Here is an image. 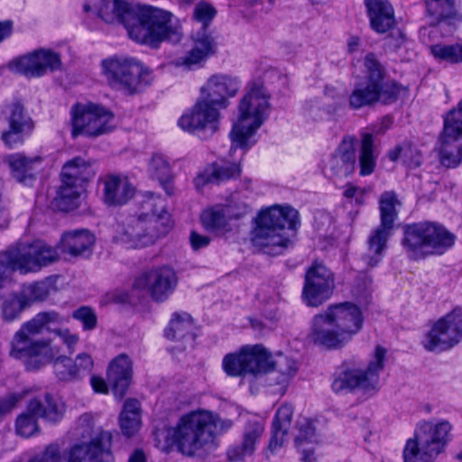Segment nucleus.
I'll use <instances>...</instances> for the list:
<instances>
[{
	"instance_id": "obj_1",
	"label": "nucleus",
	"mask_w": 462,
	"mask_h": 462,
	"mask_svg": "<svg viewBox=\"0 0 462 462\" xmlns=\"http://www.w3.org/2000/svg\"><path fill=\"white\" fill-rule=\"evenodd\" d=\"M98 14L106 23L118 21L134 42L152 49L165 41L179 42L182 32L172 23V14L152 5H137L126 0L105 3Z\"/></svg>"
},
{
	"instance_id": "obj_2",
	"label": "nucleus",
	"mask_w": 462,
	"mask_h": 462,
	"mask_svg": "<svg viewBox=\"0 0 462 462\" xmlns=\"http://www.w3.org/2000/svg\"><path fill=\"white\" fill-rule=\"evenodd\" d=\"M138 202L142 211L131 216L125 225L119 226L115 236L116 241L134 248L155 244L172 227L171 215L159 196L154 197L153 193L147 192Z\"/></svg>"
},
{
	"instance_id": "obj_3",
	"label": "nucleus",
	"mask_w": 462,
	"mask_h": 462,
	"mask_svg": "<svg viewBox=\"0 0 462 462\" xmlns=\"http://www.w3.org/2000/svg\"><path fill=\"white\" fill-rule=\"evenodd\" d=\"M363 321L356 304L346 301L330 305L313 317L308 339L326 349L341 348L361 329Z\"/></svg>"
},
{
	"instance_id": "obj_4",
	"label": "nucleus",
	"mask_w": 462,
	"mask_h": 462,
	"mask_svg": "<svg viewBox=\"0 0 462 462\" xmlns=\"http://www.w3.org/2000/svg\"><path fill=\"white\" fill-rule=\"evenodd\" d=\"M60 321V315L55 311L41 312L26 322L16 332L12 342L11 356L21 360L27 370H38L59 354V347L50 341H34L32 337L42 332L49 323Z\"/></svg>"
},
{
	"instance_id": "obj_5",
	"label": "nucleus",
	"mask_w": 462,
	"mask_h": 462,
	"mask_svg": "<svg viewBox=\"0 0 462 462\" xmlns=\"http://www.w3.org/2000/svg\"><path fill=\"white\" fill-rule=\"evenodd\" d=\"M231 425V420H223L210 411H194L183 416L176 427L169 429L167 439H171L182 454L192 456Z\"/></svg>"
},
{
	"instance_id": "obj_6",
	"label": "nucleus",
	"mask_w": 462,
	"mask_h": 462,
	"mask_svg": "<svg viewBox=\"0 0 462 462\" xmlns=\"http://www.w3.org/2000/svg\"><path fill=\"white\" fill-rule=\"evenodd\" d=\"M299 213L291 206L273 205L259 213L252 242L270 255L282 254L291 244L285 228L294 229Z\"/></svg>"
},
{
	"instance_id": "obj_7",
	"label": "nucleus",
	"mask_w": 462,
	"mask_h": 462,
	"mask_svg": "<svg viewBox=\"0 0 462 462\" xmlns=\"http://www.w3.org/2000/svg\"><path fill=\"white\" fill-rule=\"evenodd\" d=\"M270 96L262 82H251L238 105V116L230 132L231 150H247L250 139L263 125L270 107Z\"/></svg>"
},
{
	"instance_id": "obj_8",
	"label": "nucleus",
	"mask_w": 462,
	"mask_h": 462,
	"mask_svg": "<svg viewBox=\"0 0 462 462\" xmlns=\"http://www.w3.org/2000/svg\"><path fill=\"white\" fill-rule=\"evenodd\" d=\"M455 236L434 222H419L403 226L402 245L411 259L441 253L454 244Z\"/></svg>"
},
{
	"instance_id": "obj_9",
	"label": "nucleus",
	"mask_w": 462,
	"mask_h": 462,
	"mask_svg": "<svg viewBox=\"0 0 462 462\" xmlns=\"http://www.w3.org/2000/svg\"><path fill=\"white\" fill-rule=\"evenodd\" d=\"M101 68L109 86L129 95L141 92L152 81L150 69L135 58L115 55L103 60Z\"/></svg>"
},
{
	"instance_id": "obj_10",
	"label": "nucleus",
	"mask_w": 462,
	"mask_h": 462,
	"mask_svg": "<svg viewBox=\"0 0 462 462\" xmlns=\"http://www.w3.org/2000/svg\"><path fill=\"white\" fill-rule=\"evenodd\" d=\"M450 429L448 422L422 424L414 437L406 441L404 462H433L443 451Z\"/></svg>"
},
{
	"instance_id": "obj_11",
	"label": "nucleus",
	"mask_w": 462,
	"mask_h": 462,
	"mask_svg": "<svg viewBox=\"0 0 462 462\" xmlns=\"http://www.w3.org/2000/svg\"><path fill=\"white\" fill-rule=\"evenodd\" d=\"M399 201L393 192H384L380 199L381 225L375 228L367 241V250L362 260L369 267H374L382 259V254L392 235L397 216L395 208Z\"/></svg>"
},
{
	"instance_id": "obj_12",
	"label": "nucleus",
	"mask_w": 462,
	"mask_h": 462,
	"mask_svg": "<svg viewBox=\"0 0 462 462\" xmlns=\"http://www.w3.org/2000/svg\"><path fill=\"white\" fill-rule=\"evenodd\" d=\"M113 118L111 112L97 105L76 104L71 109L72 136H98L106 134L113 128Z\"/></svg>"
},
{
	"instance_id": "obj_13",
	"label": "nucleus",
	"mask_w": 462,
	"mask_h": 462,
	"mask_svg": "<svg viewBox=\"0 0 462 462\" xmlns=\"http://www.w3.org/2000/svg\"><path fill=\"white\" fill-rule=\"evenodd\" d=\"M386 349L377 346L373 359L365 371H345L335 378L332 389L335 393L352 391L359 387L365 392L375 391L379 379V373L383 369Z\"/></svg>"
},
{
	"instance_id": "obj_14",
	"label": "nucleus",
	"mask_w": 462,
	"mask_h": 462,
	"mask_svg": "<svg viewBox=\"0 0 462 462\" xmlns=\"http://www.w3.org/2000/svg\"><path fill=\"white\" fill-rule=\"evenodd\" d=\"M462 339V308L456 307L439 319L423 343L428 351H445Z\"/></svg>"
},
{
	"instance_id": "obj_15",
	"label": "nucleus",
	"mask_w": 462,
	"mask_h": 462,
	"mask_svg": "<svg viewBox=\"0 0 462 462\" xmlns=\"http://www.w3.org/2000/svg\"><path fill=\"white\" fill-rule=\"evenodd\" d=\"M178 283L175 271L169 266L149 269L140 273L134 282V288L144 291L156 302L166 300Z\"/></svg>"
},
{
	"instance_id": "obj_16",
	"label": "nucleus",
	"mask_w": 462,
	"mask_h": 462,
	"mask_svg": "<svg viewBox=\"0 0 462 462\" xmlns=\"http://www.w3.org/2000/svg\"><path fill=\"white\" fill-rule=\"evenodd\" d=\"M334 288L333 273L322 263H314L305 274L303 301L310 307H319L330 298Z\"/></svg>"
},
{
	"instance_id": "obj_17",
	"label": "nucleus",
	"mask_w": 462,
	"mask_h": 462,
	"mask_svg": "<svg viewBox=\"0 0 462 462\" xmlns=\"http://www.w3.org/2000/svg\"><path fill=\"white\" fill-rule=\"evenodd\" d=\"M113 435L99 430L88 441L73 445L68 453V462H110Z\"/></svg>"
},
{
	"instance_id": "obj_18",
	"label": "nucleus",
	"mask_w": 462,
	"mask_h": 462,
	"mask_svg": "<svg viewBox=\"0 0 462 462\" xmlns=\"http://www.w3.org/2000/svg\"><path fill=\"white\" fill-rule=\"evenodd\" d=\"M16 268L21 273L35 272L59 259L57 250L42 241L16 248Z\"/></svg>"
},
{
	"instance_id": "obj_19",
	"label": "nucleus",
	"mask_w": 462,
	"mask_h": 462,
	"mask_svg": "<svg viewBox=\"0 0 462 462\" xmlns=\"http://www.w3.org/2000/svg\"><path fill=\"white\" fill-rule=\"evenodd\" d=\"M243 352L247 374L256 375L259 374L268 373L273 370L276 365L279 366L280 372L282 374L293 375L296 372L294 364L290 365L289 367L284 370L282 367V363H290V361L282 357H281L279 361H273L271 354L260 345L245 347L243 348Z\"/></svg>"
},
{
	"instance_id": "obj_20",
	"label": "nucleus",
	"mask_w": 462,
	"mask_h": 462,
	"mask_svg": "<svg viewBox=\"0 0 462 462\" xmlns=\"http://www.w3.org/2000/svg\"><path fill=\"white\" fill-rule=\"evenodd\" d=\"M239 84L236 79L226 75H214L201 88V97L213 106H226V99L236 96Z\"/></svg>"
},
{
	"instance_id": "obj_21",
	"label": "nucleus",
	"mask_w": 462,
	"mask_h": 462,
	"mask_svg": "<svg viewBox=\"0 0 462 462\" xmlns=\"http://www.w3.org/2000/svg\"><path fill=\"white\" fill-rule=\"evenodd\" d=\"M218 116V110L200 97L194 106L180 116L179 126L183 131L194 133L214 124Z\"/></svg>"
},
{
	"instance_id": "obj_22",
	"label": "nucleus",
	"mask_w": 462,
	"mask_h": 462,
	"mask_svg": "<svg viewBox=\"0 0 462 462\" xmlns=\"http://www.w3.org/2000/svg\"><path fill=\"white\" fill-rule=\"evenodd\" d=\"M8 125V130L2 134V140L10 147L21 143L24 134L30 133L34 127L33 121L20 103H14L10 106Z\"/></svg>"
},
{
	"instance_id": "obj_23",
	"label": "nucleus",
	"mask_w": 462,
	"mask_h": 462,
	"mask_svg": "<svg viewBox=\"0 0 462 462\" xmlns=\"http://www.w3.org/2000/svg\"><path fill=\"white\" fill-rule=\"evenodd\" d=\"M192 41V49L186 56L180 58L176 61L177 66H183L186 69H190L193 66L205 61L217 51V42L215 38L207 32V30H201L194 33Z\"/></svg>"
},
{
	"instance_id": "obj_24",
	"label": "nucleus",
	"mask_w": 462,
	"mask_h": 462,
	"mask_svg": "<svg viewBox=\"0 0 462 462\" xmlns=\"http://www.w3.org/2000/svg\"><path fill=\"white\" fill-rule=\"evenodd\" d=\"M132 376L133 363L127 355L121 354L110 362L106 377L116 398L122 399L125 395Z\"/></svg>"
},
{
	"instance_id": "obj_25",
	"label": "nucleus",
	"mask_w": 462,
	"mask_h": 462,
	"mask_svg": "<svg viewBox=\"0 0 462 462\" xmlns=\"http://www.w3.org/2000/svg\"><path fill=\"white\" fill-rule=\"evenodd\" d=\"M57 378L61 382H73L79 378L80 373L88 371L93 366V360L87 353L77 356L75 360L59 354L51 361Z\"/></svg>"
},
{
	"instance_id": "obj_26",
	"label": "nucleus",
	"mask_w": 462,
	"mask_h": 462,
	"mask_svg": "<svg viewBox=\"0 0 462 462\" xmlns=\"http://www.w3.org/2000/svg\"><path fill=\"white\" fill-rule=\"evenodd\" d=\"M356 142L354 137H345L332 154L328 169L335 177H346L356 167Z\"/></svg>"
},
{
	"instance_id": "obj_27",
	"label": "nucleus",
	"mask_w": 462,
	"mask_h": 462,
	"mask_svg": "<svg viewBox=\"0 0 462 462\" xmlns=\"http://www.w3.org/2000/svg\"><path fill=\"white\" fill-rule=\"evenodd\" d=\"M365 5L373 30L385 33L395 24L394 11L388 0H365Z\"/></svg>"
},
{
	"instance_id": "obj_28",
	"label": "nucleus",
	"mask_w": 462,
	"mask_h": 462,
	"mask_svg": "<svg viewBox=\"0 0 462 462\" xmlns=\"http://www.w3.org/2000/svg\"><path fill=\"white\" fill-rule=\"evenodd\" d=\"M239 164L227 162H217L199 172L194 179L195 187L199 189L208 183H219L239 177Z\"/></svg>"
},
{
	"instance_id": "obj_29",
	"label": "nucleus",
	"mask_w": 462,
	"mask_h": 462,
	"mask_svg": "<svg viewBox=\"0 0 462 462\" xmlns=\"http://www.w3.org/2000/svg\"><path fill=\"white\" fill-rule=\"evenodd\" d=\"M134 188L126 179L109 175L104 180V201L108 206H121L133 198Z\"/></svg>"
},
{
	"instance_id": "obj_30",
	"label": "nucleus",
	"mask_w": 462,
	"mask_h": 462,
	"mask_svg": "<svg viewBox=\"0 0 462 462\" xmlns=\"http://www.w3.org/2000/svg\"><path fill=\"white\" fill-rule=\"evenodd\" d=\"M263 430V424L260 420H249L245 427L242 443L228 449V459L238 461L245 456L253 454L255 443L261 438Z\"/></svg>"
},
{
	"instance_id": "obj_31",
	"label": "nucleus",
	"mask_w": 462,
	"mask_h": 462,
	"mask_svg": "<svg viewBox=\"0 0 462 462\" xmlns=\"http://www.w3.org/2000/svg\"><path fill=\"white\" fill-rule=\"evenodd\" d=\"M12 177L24 185H31L35 180L34 165L41 162L40 157H27L22 153H14L5 158Z\"/></svg>"
},
{
	"instance_id": "obj_32",
	"label": "nucleus",
	"mask_w": 462,
	"mask_h": 462,
	"mask_svg": "<svg viewBox=\"0 0 462 462\" xmlns=\"http://www.w3.org/2000/svg\"><path fill=\"white\" fill-rule=\"evenodd\" d=\"M95 175L93 162L82 157L68 161L62 167L60 178L62 183H73L82 186Z\"/></svg>"
},
{
	"instance_id": "obj_33",
	"label": "nucleus",
	"mask_w": 462,
	"mask_h": 462,
	"mask_svg": "<svg viewBox=\"0 0 462 462\" xmlns=\"http://www.w3.org/2000/svg\"><path fill=\"white\" fill-rule=\"evenodd\" d=\"M95 243L94 236L87 229L65 232L59 244V248L64 254L72 256L81 255L89 250Z\"/></svg>"
},
{
	"instance_id": "obj_34",
	"label": "nucleus",
	"mask_w": 462,
	"mask_h": 462,
	"mask_svg": "<svg viewBox=\"0 0 462 462\" xmlns=\"http://www.w3.org/2000/svg\"><path fill=\"white\" fill-rule=\"evenodd\" d=\"M249 208L246 204L241 206L239 212L234 211V207H225L222 208H209L202 212L200 216L201 223L204 227L210 231H218L225 228L226 217L240 218L248 213Z\"/></svg>"
},
{
	"instance_id": "obj_35",
	"label": "nucleus",
	"mask_w": 462,
	"mask_h": 462,
	"mask_svg": "<svg viewBox=\"0 0 462 462\" xmlns=\"http://www.w3.org/2000/svg\"><path fill=\"white\" fill-rule=\"evenodd\" d=\"M141 404L136 399H127L119 416V424L125 436H134L141 428Z\"/></svg>"
},
{
	"instance_id": "obj_36",
	"label": "nucleus",
	"mask_w": 462,
	"mask_h": 462,
	"mask_svg": "<svg viewBox=\"0 0 462 462\" xmlns=\"http://www.w3.org/2000/svg\"><path fill=\"white\" fill-rule=\"evenodd\" d=\"M148 171L153 179L158 180L168 196L174 195L173 174L164 156L153 154L149 161Z\"/></svg>"
},
{
	"instance_id": "obj_37",
	"label": "nucleus",
	"mask_w": 462,
	"mask_h": 462,
	"mask_svg": "<svg viewBox=\"0 0 462 462\" xmlns=\"http://www.w3.org/2000/svg\"><path fill=\"white\" fill-rule=\"evenodd\" d=\"M28 411L37 414L50 422L59 421L64 413V406L58 402L50 393L44 396V402L32 399L28 403Z\"/></svg>"
},
{
	"instance_id": "obj_38",
	"label": "nucleus",
	"mask_w": 462,
	"mask_h": 462,
	"mask_svg": "<svg viewBox=\"0 0 462 462\" xmlns=\"http://www.w3.org/2000/svg\"><path fill=\"white\" fill-rule=\"evenodd\" d=\"M193 322L190 315L187 313H175L165 329V336L172 341L193 339Z\"/></svg>"
},
{
	"instance_id": "obj_39",
	"label": "nucleus",
	"mask_w": 462,
	"mask_h": 462,
	"mask_svg": "<svg viewBox=\"0 0 462 462\" xmlns=\"http://www.w3.org/2000/svg\"><path fill=\"white\" fill-rule=\"evenodd\" d=\"M376 157L377 154L374 144L373 134L363 133L361 134L359 150V164L361 175H369L374 171Z\"/></svg>"
},
{
	"instance_id": "obj_40",
	"label": "nucleus",
	"mask_w": 462,
	"mask_h": 462,
	"mask_svg": "<svg viewBox=\"0 0 462 462\" xmlns=\"http://www.w3.org/2000/svg\"><path fill=\"white\" fill-rule=\"evenodd\" d=\"M82 186L73 183H62L57 196L53 199V205L61 211H70L79 205V197Z\"/></svg>"
},
{
	"instance_id": "obj_41",
	"label": "nucleus",
	"mask_w": 462,
	"mask_h": 462,
	"mask_svg": "<svg viewBox=\"0 0 462 462\" xmlns=\"http://www.w3.org/2000/svg\"><path fill=\"white\" fill-rule=\"evenodd\" d=\"M9 69L26 77H40L42 75V66L40 62V51L13 60Z\"/></svg>"
},
{
	"instance_id": "obj_42",
	"label": "nucleus",
	"mask_w": 462,
	"mask_h": 462,
	"mask_svg": "<svg viewBox=\"0 0 462 462\" xmlns=\"http://www.w3.org/2000/svg\"><path fill=\"white\" fill-rule=\"evenodd\" d=\"M441 135L445 143L456 142L462 137V100L457 108L451 109L446 115Z\"/></svg>"
},
{
	"instance_id": "obj_43",
	"label": "nucleus",
	"mask_w": 462,
	"mask_h": 462,
	"mask_svg": "<svg viewBox=\"0 0 462 462\" xmlns=\"http://www.w3.org/2000/svg\"><path fill=\"white\" fill-rule=\"evenodd\" d=\"M378 101V89L374 85L356 86L349 96V106L354 109L372 106Z\"/></svg>"
},
{
	"instance_id": "obj_44",
	"label": "nucleus",
	"mask_w": 462,
	"mask_h": 462,
	"mask_svg": "<svg viewBox=\"0 0 462 462\" xmlns=\"http://www.w3.org/2000/svg\"><path fill=\"white\" fill-rule=\"evenodd\" d=\"M426 7L428 14L433 18L430 22L431 25H436L456 15L453 0H446L439 4L434 0H426Z\"/></svg>"
},
{
	"instance_id": "obj_45",
	"label": "nucleus",
	"mask_w": 462,
	"mask_h": 462,
	"mask_svg": "<svg viewBox=\"0 0 462 462\" xmlns=\"http://www.w3.org/2000/svg\"><path fill=\"white\" fill-rule=\"evenodd\" d=\"M38 415L32 413L26 410L25 412L20 414L15 421L16 434L23 438H29L40 431L37 422Z\"/></svg>"
},
{
	"instance_id": "obj_46",
	"label": "nucleus",
	"mask_w": 462,
	"mask_h": 462,
	"mask_svg": "<svg viewBox=\"0 0 462 462\" xmlns=\"http://www.w3.org/2000/svg\"><path fill=\"white\" fill-rule=\"evenodd\" d=\"M431 53L437 59L450 62L462 63V43L451 45L436 44L431 46Z\"/></svg>"
},
{
	"instance_id": "obj_47",
	"label": "nucleus",
	"mask_w": 462,
	"mask_h": 462,
	"mask_svg": "<svg viewBox=\"0 0 462 462\" xmlns=\"http://www.w3.org/2000/svg\"><path fill=\"white\" fill-rule=\"evenodd\" d=\"M298 434L295 437L297 448L315 445L318 443L316 430L308 418H302L297 421Z\"/></svg>"
},
{
	"instance_id": "obj_48",
	"label": "nucleus",
	"mask_w": 462,
	"mask_h": 462,
	"mask_svg": "<svg viewBox=\"0 0 462 462\" xmlns=\"http://www.w3.org/2000/svg\"><path fill=\"white\" fill-rule=\"evenodd\" d=\"M51 285L46 282H37L27 285L23 290L22 297L26 300L29 306L34 301H42L46 300L50 294Z\"/></svg>"
},
{
	"instance_id": "obj_49",
	"label": "nucleus",
	"mask_w": 462,
	"mask_h": 462,
	"mask_svg": "<svg viewBox=\"0 0 462 462\" xmlns=\"http://www.w3.org/2000/svg\"><path fill=\"white\" fill-rule=\"evenodd\" d=\"M243 349L238 354H228L223 359V368L230 376H244L246 374Z\"/></svg>"
},
{
	"instance_id": "obj_50",
	"label": "nucleus",
	"mask_w": 462,
	"mask_h": 462,
	"mask_svg": "<svg viewBox=\"0 0 462 462\" xmlns=\"http://www.w3.org/2000/svg\"><path fill=\"white\" fill-rule=\"evenodd\" d=\"M365 65L367 69V85H374L378 89L383 79V68L376 60L374 53H368L365 58Z\"/></svg>"
},
{
	"instance_id": "obj_51",
	"label": "nucleus",
	"mask_w": 462,
	"mask_h": 462,
	"mask_svg": "<svg viewBox=\"0 0 462 462\" xmlns=\"http://www.w3.org/2000/svg\"><path fill=\"white\" fill-rule=\"evenodd\" d=\"M441 163L446 167H456L462 162V145L454 152L451 144L454 142L445 143L442 135L439 137Z\"/></svg>"
},
{
	"instance_id": "obj_52",
	"label": "nucleus",
	"mask_w": 462,
	"mask_h": 462,
	"mask_svg": "<svg viewBox=\"0 0 462 462\" xmlns=\"http://www.w3.org/2000/svg\"><path fill=\"white\" fill-rule=\"evenodd\" d=\"M26 300L21 296L10 298L3 303V318L6 321H12L16 319L20 313L27 307Z\"/></svg>"
},
{
	"instance_id": "obj_53",
	"label": "nucleus",
	"mask_w": 462,
	"mask_h": 462,
	"mask_svg": "<svg viewBox=\"0 0 462 462\" xmlns=\"http://www.w3.org/2000/svg\"><path fill=\"white\" fill-rule=\"evenodd\" d=\"M401 92H406V89L395 82H388L381 84L378 88L379 101L383 104H391L395 102Z\"/></svg>"
},
{
	"instance_id": "obj_54",
	"label": "nucleus",
	"mask_w": 462,
	"mask_h": 462,
	"mask_svg": "<svg viewBox=\"0 0 462 462\" xmlns=\"http://www.w3.org/2000/svg\"><path fill=\"white\" fill-rule=\"evenodd\" d=\"M61 448L57 443H51L40 453L32 457L28 462H60Z\"/></svg>"
},
{
	"instance_id": "obj_55",
	"label": "nucleus",
	"mask_w": 462,
	"mask_h": 462,
	"mask_svg": "<svg viewBox=\"0 0 462 462\" xmlns=\"http://www.w3.org/2000/svg\"><path fill=\"white\" fill-rule=\"evenodd\" d=\"M217 14L216 9L209 4L201 2L198 4L193 12V18L202 23L201 30H207V27Z\"/></svg>"
},
{
	"instance_id": "obj_56",
	"label": "nucleus",
	"mask_w": 462,
	"mask_h": 462,
	"mask_svg": "<svg viewBox=\"0 0 462 462\" xmlns=\"http://www.w3.org/2000/svg\"><path fill=\"white\" fill-rule=\"evenodd\" d=\"M72 317L82 322L85 330H91L97 326V315L89 307H80L72 313Z\"/></svg>"
},
{
	"instance_id": "obj_57",
	"label": "nucleus",
	"mask_w": 462,
	"mask_h": 462,
	"mask_svg": "<svg viewBox=\"0 0 462 462\" xmlns=\"http://www.w3.org/2000/svg\"><path fill=\"white\" fill-rule=\"evenodd\" d=\"M40 62L42 66V75L47 70L52 71L61 66L60 56L51 51L40 50Z\"/></svg>"
},
{
	"instance_id": "obj_58",
	"label": "nucleus",
	"mask_w": 462,
	"mask_h": 462,
	"mask_svg": "<svg viewBox=\"0 0 462 462\" xmlns=\"http://www.w3.org/2000/svg\"><path fill=\"white\" fill-rule=\"evenodd\" d=\"M28 393L27 391L14 393L0 400V417L9 413Z\"/></svg>"
},
{
	"instance_id": "obj_59",
	"label": "nucleus",
	"mask_w": 462,
	"mask_h": 462,
	"mask_svg": "<svg viewBox=\"0 0 462 462\" xmlns=\"http://www.w3.org/2000/svg\"><path fill=\"white\" fill-rule=\"evenodd\" d=\"M292 414V406L290 404H283L278 409L273 424L278 425L282 429L289 430L291 423Z\"/></svg>"
},
{
	"instance_id": "obj_60",
	"label": "nucleus",
	"mask_w": 462,
	"mask_h": 462,
	"mask_svg": "<svg viewBox=\"0 0 462 462\" xmlns=\"http://www.w3.org/2000/svg\"><path fill=\"white\" fill-rule=\"evenodd\" d=\"M288 430H289L287 429H282L278 425L273 424L272 438L269 443V449L271 451H273L277 448L282 447L284 437L287 435Z\"/></svg>"
},
{
	"instance_id": "obj_61",
	"label": "nucleus",
	"mask_w": 462,
	"mask_h": 462,
	"mask_svg": "<svg viewBox=\"0 0 462 462\" xmlns=\"http://www.w3.org/2000/svg\"><path fill=\"white\" fill-rule=\"evenodd\" d=\"M288 430H289L287 429H282L278 425L273 424L272 438L269 443V449L271 451H273L277 448L282 447L284 437L287 435Z\"/></svg>"
},
{
	"instance_id": "obj_62",
	"label": "nucleus",
	"mask_w": 462,
	"mask_h": 462,
	"mask_svg": "<svg viewBox=\"0 0 462 462\" xmlns=\"http://www.w3.org/2000/svg\"><path fill=\"white\" fill-rule=\"evenodd\" d=\"M412 145L410 143H403L397 145L393 150L389 152V158L391 161L395 162L400 157L409 159L411 157Z\"/></svg>"
},
{
	"instance_id": "obj_63",
	"label": "nucleus",
	"mask_w": 462,
	"mask_h": 462,
	"mask_svg": "<svg viewBox=\"0 0 462 462\" xmlns=\"http://www.w3.org/2000/svg\"><path fill=\"white\" fill-rule=\"evenodd\" d=\"M55 333L61 338L62 342L67 346L69 354L75 352V346L79 342V337L71 334L68 329L56 330Z\"/></svg>"
},
{
	"instance_id": "obj_64",
	"label": "nucleus",
	"mask_w": 462,
	"mask_h": 462,
	"mask_svg": "<svg viewBox=\"0 0 462 462\" xmlns=\"http://www.w3.org/2000/svg\"><path fill=\"white\" fill-rule=\"evenodd\" d=\"M189 240L194 250H199L202 247H205L210 242V238L208 236H201L195 231L190 233Z\"/></svg>"
}]
</instances>
